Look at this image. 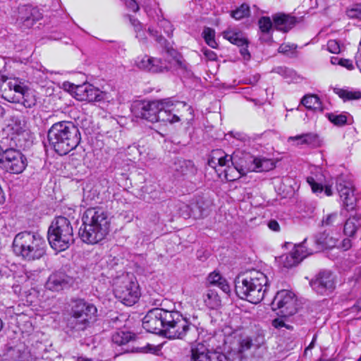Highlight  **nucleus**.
<instances>
[{"instance_id": "obj_1", "label": "nucleus", "mask_w": 361, "mask_h": 361, "mask_svg": "<svg viewBox=\"0 0 361 361\" xmlns=\"http://www.w3.org/2000/svg\"><path fill=\"white\" fill-rule=\"evenodd\" d=\"M111 217L101 207H91L82 216V225L78 235L82 242L95 245L106 238L110 231Z\"/></svg>"}, {"instance_id": "obj_2", "label": "nucleus", "mask_w": 361, "mask_h": 361, "mask_svg": "<svg viewBox=\"0 0 361 361\" xmlns=\"http://www.w3.org/2000/svg\"><path fill=\"white\" fill-rule=\"evenodd\" d=\"M47 137L51 147L61 156L75 149L81 140L78 128L66 121L54 123L48 130Z\"/></svg>"}, {"instance_id": "obj_3", "label": "nucleus", "mask_w": 361, "mask_h": 361, "mask_svg": "<svg viewBox=\"0 0 361 361\" xmlns=\"http://www.w3.org/2000/svg\"><path fill=\"white\" fill-rule=\"evenodd\" d=\"M267 287V276L257 270L247 271L238 276L235 280L237 295L253 304H257L263 300Z\"/></svg>"}, {"instance_id": "obj_4", "label": "nucleus", "mask_w": 361, "mask_h": 361, "mask_svg": "<svg viewBox=\"0 0 361 361\" xmlns=\"http://www.w3.org/2000/svg\"><path fill=\"white\" fill-rule=\"evenodd\" d=\"M13 249L18 256L32 261L44 256L46 252V243L39 233L24 231L15 236Z\"/></svg>"}, {"instance_id": "obj_5", "label": "nucleus", "mask_w": 361, "mask_h": 361, "mask_svg": "<svg viewBox=\"0 0 361 361\" xmlns=\"http://www.w3.org/2000/svg\"><path fill=\"white\" fill-rule=\"evenodd\" d=\"M164 326V336L169 339H188L193 341L197 334V327L178 311H169Z\"/></svg>"}, {"instance_id": "obj_6", "label": "nucleus", "mask_w": 361, "mask_h": 361, "mask_svg": "<svg viewBox=\"0 0 361 361\" xmlns=\"http://www.w3.org/2000/svg\"><path fill=\"white\" fill-rule=\"evenodd\" d=\"M48 240L51 247L61 252L73 243V230L70 221L64 216H58L52 221L48 230Z\"/></svg>"}, {"instance_id": "obj_7", "label": "nucleus", "mask_w": 361, "mask_h": 361, "mask_svg": "<svg viewBox=\"0 0 361 361\" xmlns=\"http://www.w3.org/2000/svg\"><path fill=\"white\" fill-rule=\"evenodd\" d=\"M224 152L221 150H216L212 159L209 160V165L214 166L218 163L216 172L219 173L221 177L224 175L227 181H234L238 179L241 175H245L248 172L246 160L245 163L241 161L237 163L236 156H230L228 154L223 155Z\"/></svg>"}, {"instance_id": "obj_8", "label": "nucleus", "mask_w": 361, "mask_h": 361, "mask_svg": "<svg viewBox=\"0 0 361 361\" xmlns=\"http://www.w3.org/2000/svg\"><path fill=\"white\" fill-rule=\"evenodd\" d=\"M97 307L84 300H77L71 310L70 326L76 331H85L96 320Z\"/></svg>"}, {"instance_id": "obj_9", "label": "nucleus", "mask_w": 361, "mask_h": 361, "mask_svg": "<svg viewBox=\"0 0 361 361\" xmlns=\"http://www.w3.org/2000/svg\"><path fill=\"white\" fill-rule=\"evenodd\" d=\"M7 86L8 92H6L5 99L10 102L22 104L25 108H32L37 103L35 91L18 78L10 80Z\"/></svg>"}, {"instance_id": "obj_10", "label": "nucleus", "mask_w": 361, "mask_h": 361, "mask_svg": "<svg viewBox=\"0 0 361 361\" xmlns=\"http://www.w3.org/2000/svg\"><path fill=\"white\" fill-rule=\"evenodd\" d=\"M114 293L115 297L127 306L135 304L140 296L137 282L128 277H123L116 282Z\"/></svg>"}, {"instance_id": "obj_11", "label": "nucleus", "mask_w": 361, "mask_h": 361, "mask_svg": "<svg viewBox=\"0 0 361 361\" xmlns=\"http://www.w3.org/2000/svg\"><path fill=\"white\" fill-rule=\"evenodd\" d=\"M26 166L27 159L19 150L8 148L0 154V166L12 173H21Z\"/></svg>"}, {"instance_id": "obj_12", "label": "nucleus", "mask_w": 361, "mask_h": 361, "mask_svg": "<svg viewBox=\"0 0 361 361\" xmlns=\"http://www.w3.org/2000/svg\"><path fill=\"white\" fill-rule=\"evenodd\" d=\"M169 311L154 308L150 310L142 319V326L148 332L164 336V329Z\"/></svg>"}, {"instance_id": "obj_13", "label": "nucleus", "mask_w": 361, "mask_h": 361, "mask_svg": "<svg viewBox=\"0 0 361 361\" xmlns=\"http://www.w3.org/2000/svg\"><path fill=\"white\" fill-rule=\"evenodd\" d=\"M271 306L273 310H279L283 317L291 316L297 311L295 295L287 290H279L275 295Z\"/></svg>"}, {"instance_id": "obj_14", "label": "nucleus", "mask_w": 361, "mask_h": 361, "mask_svg": "<svg viewBox=\"0 0 361 361\" xmlns=\"http://www.w3.org/2000/svg\"><path fill=\"white\" fill-rule=\"evenodd\" d=\"M310 285L317 294L328 295L335 288V278L330 271L322 270L310 281Z\"/></svg>"}, {"instance_id": "obj_15", "label": "nucleus", "mask_w": 361, "mask_h": 361, "mask_svg": "<svg viewBox=\"0 0 361 361\" xmlns=\"http://www.w3.org/2000/svg\"><path fill=\"white\" fill-rule=\"evenodd\" d=\"M71 87L74 97L77 100L93 102H100L104 99V92L91 84L85 83L81 85H71Z\"/></svg>"}, {"instance_id": "obj_16", "label": "nucleus", "mask_w": 361, "mask_h": 361, "mask_svg": "<svg viewBox=\"0 0 361 361\" xmlns=\"http://www.w3.org/2000/svg\"><path fill=\"white\" fill-rule=\"evenodd\" d=\"M136 64L139 68L154 73L168 72L173 68L171 63L168 62V60L163 61L147 55L137 58Z\"/></svg>"}, {"instance_id": "obj_17", "label": "nucleus", "mask_w": 361, "mask_h": 361, "mask_svg": "<svg viewBox=\"0 0 361 361\" xmlns=\"http://www.w3.org/2000/svg\"><path fill=\"white\" fill-rule=\"evenodd\" d=\"M159 101L137 102L132 106V112L137 117L149 122H157Z\"/></svg>"}, {"instance_id": "obj_18", "label": "nucleus", "mask_w": 361, "mask_h": 361, "mask_svg": "<svg viewBox=\"0 0 361 361\" xmlns=\"http://www.w3.org/2000/svg\"><path fill=\"white\" fill-rule=\"evenodd\" d=\"M190 361H228L226 356L216 351H210L202 343L191 348Z\"/></svg>"}, {"instance_id": "obj_19", "label": "nucleus", "mask_w": 361, "mask_h": 361, "mask_svg": "<svg viewBox=\"0 0 361 361\" xmlns=\"http://www.w3.org/2000/svg\"><path fill=\"white\" fill-rule=\"evenodd\" d=\"M336 189L345 209L353 210L355 207L356 197L351 183L340 178L337 180Z\"/></svg>"}, {"instance_id": "obj_20", "label": "nucleus", "mask_w": 361, "mask_h": 361, "mask_svg": "<svg viewBox=\"0 0 361 361\" xmlns=\"http://www.w3.org/2000/svg\"><path fill=\"white\" fill-rule=\"evenodd\" d=\"M305 241L306 239L302 243L295 245L291 252L280 257V262L283 264V267L289 268L295 266L304 258L312 253V252H308L305 247L304 244Z\"/></svg>"}, {"instance_id": "obj_21", "label": "nucleus", "mask_w": 361, "mask_h": 361, "mask_svg": "<svg viewBox=\"0 0 361 361\" xmlns=\"http://www.w3.org/2000/svg\"><path fill=\"white\" fill-rule=\"evenodd\" d=\"M159 111L157 114V122L174 123L180 121L176 113V105L169 99L159 101Z\"/></svg>"}, {"instance_id": "obj_22", "label": "nucleus", "mask_w": 361, "mask_h": 361, "mask_svg": "<svg viewBox=\"0 0 361 361\" xmlns=\"http://www.w3.org/2000/svg\"><path fill=\"white\" fill-rule=\"evenodd\" d=\"M222 35L224 38L231 43L240 47V52L244 59L249 60L250 59V54L247 49L248 40L243 32L235 30H228L224 31Z\"/></svg>"}, {"instance_id": "obj_23", "label": "nucleus", "mask_w": 361, "mask_h": 361, "mask_svg": "<svg viewBox=\"0 0 361 361\" xmlns=\"http://www.w3.org/2000/svg\"><path fill=\"white\" fill-rule=\"evenodd\" d=\"M2 361H35V357L24 344L8 349Z\"/></svg>"}, {"instance_id": "obj_24", "label": "nucleus", "mask_w": 361, "mask_h": 361, "mask_svg": "<svg viewBox=\"0 0 361 361\" xmlns=\"http://www.w3.org/2000/svg\"><path fill=\"white\" fill-rule=\"evenodd\" d=\"M166 52L171 57V59H169L168 62H171L173 66V68L169 71H176L178 74L190 76L191 74L190 68L183 57L172 48L166 47Z\"/></svg>"}, {"instance_id": "obj_25", "label": "nucleus", "mask_w": 361, "mask_h": 361, "mask_svg": "<svg viewBox=\"0 0 361 361\" xmlns=\"http://www.w3.org/2000/svg\"><path fill=\"white\" fill-rule=\"evenodd\" d=\"M73 282L74 280L72 277L63 273H55L49 277L46 287L52 291H59L69 287Z\"/></svg>"}, {"instance_id": "obj_26", "label": "nucleus", "mask_w": 361, "mask_h": 361, "mask_svg": "<svg viewBox=\"0 0 361 361\" xmlns=\"http://www.w3.org/2000/svg\"><path fill=\"white\" fill-rule=\"evenodd\" d=\"M246 162L248 172L269 171L273 169L275 166L272 160L266 158H255L251 156H247Z\"/></svg>"}, {"instance_id": "obj_27", "label": "nucleus", "mask_w": 361, "mask_h": 361, "mask_svg": "<svg viewBox=\"0 0 361 361\" xmlns=\"http://www.w3.org/2000/svg\"><path fill=\"white\" fill-rule=\"evenodd\" d=\"M274 21V27L283 32H287L292 29L298 20L295 17L285 13H277L272 17Z\"/></svg>"}, {"instance_id": "obj_28", "label": "nucleus", "mask_w": 361, "mask_h": 361, "mask_svg": "<svg viewBox=\"0 0 361 361\" xmlns=\"http://www.w3.org/2000/svg\"><path fill=\"white\" fill-rule=\"evenodd\" d=\"M20 20L25 27H30L33 25L34 23L40 18V14L36 8L30 6H23L20 8Z\"/></svg>"}, {"instance_id": "obj_29", "label": "nucleus", "mask_w": 361, "mask_h": 361, "mask_svg": "<svg viewBox=\"0 0 361 361\" xmlns=\"http://www.w3.org/2000/svg\"><path fill=\"white\" fill-rule=\"evenodd\" d=\"M207 281L209 284L216 286L221 289L225 293H229L231 288L227 281L221 276L219 272L213 271L207 276Z\"/></svg>"}, {"instance_id": "obj_30", "label": "nucleus", "mask_w": 361, "mask_h": 361, "mask_svg": "<svg viewBox=\"0 0 361 361\" xmlns=\"http://www.w3.org/2000/svg\"><path fill=\"white\" fill-rule=\"evenodd\" d=\"M202 300L207 307L216 310L221 306V300L217 293L213 290H208L202 295Z\"/></svg>"}, {"instance_id": "obj_31", "label": "nucleus", "mask_w": 361, "mask_h": 361, "mask_svg": "<svg viewBox=\"0 0 361 361\" xmlns=\"http://www.w3.org/2000/svg\"><path fill=\"white\" fill-rule=\"evenodd\" d=\"M307 183L311 187L312 191L317 195H319L324 191L326 196H331L333 194L331 185H326L323 186L321 183H317L312 176L307 178Z\"/></svg>"}, {"instance_id": "obj_32", "label": "nucleus", "mask_w": 361, "mask_h": 361, "mask_svg": "<svg viewBox=\"0 0 361 361\" xmlns=\"http://www.w3.org/2000/svg\"><path fill=\"white\" fill-rule=\"evenodd\" d=\"M301 103L308 109L322 111V102L315 94L305 95L302 97Z\"/></svg>"}, {"instance_id": "obj_33", "label": "nucleus", "mask_w": 361, "mask_h": 361, "mask_svg": "<svg viewBox=\"0 0 361 361\" xmlns=\"http://www.w3.org/2000/svg\"><path fill=\"white\" fill-rule=\"evenodd\" d=\"M336 92L344 101L361 99V92L360 91H350L348 90L338 89Z\"/></svg>"}, {"instance_id": "obj_34", "label": "nucleus", "mask_w": 361, "mask_h": 361, "mask_svg": "<svg viewBox=\"0 0 361 361\" xmlns=\"http://www.w3.org/2000/svg\"><path fill=\"white\" fill-rule=\"evenodd\" d=\"M358 221L355 217L349 218L345 223L343 232L348 236H353L358 227Z\"/></svg>"}, {"instance_id": "obj_35", "label": "nucleus", "mask_w": 361, "mask_h": 361, "mask_svg": "<svg viewBox=\"0 0 361 361\" xmlns=\"http://www.w3.org/2000/svg\"><path fill=\"white\" fill-rule=\"evenodd\" d=\"M258 25L261 33H263L264 35H266L267 32H271L272 30L274 21L272 22L269 17L263 16L259 19Z\"/></svg>"}, {"instance_id": "obj_36", "label": "nucleus", "mask_w": 361, "mask_h": 361, "mask_svg": "<svg viewBox=\"0 0 361 361\" xmlns=\"http://www.w3.org/2000/svg\"><path fill=\"white\" fill-rule=\"evenodd\" d=\"M249 15L250 6L245 3L231 12V16L236 20H240L245 17L249 16Z\"/></svg>"}, {"instance_id": "obj_37", "label": "nucleus", "mask_w": 361, "mask_h": 361, "mask_svg": "<svg viewBox=\"0 0 361 361\" xmlns=\"http://www.w3.org/2000/svg\"><path fill=\"white\" fill-rule=\"evenodd\" d=\"M157 25L160 30H163L164 32L168 37H171L172 35L173 27L168 20L165 19L162 16L158 17Z\"/></svg>"}, {"instance_id": "obj_38", "label": "nucleus", "mask_w": 361, "mask_h": 361, "mask_svg": "<svg viewBox=\"0 0 361 361\" xmlns=\"http://www.w3.org/2000/svg\"><path fill=\"white\" fill-rule=\"evenodd\" d=\"M130 336L123 331L116 332L112 335V342L118 345H122L130 341Z\"/></svg>"}, {"instance_id": "obj_39", "label": "nucleus", "mask_w": 361, "mask_h": 361, "mask_svg": "<svg viewBox=\"0 0 361 361\" xmlns=\"http://www.w3.org/2000/svg\"><path fill=\"white\" fill-rule=\"evenodd\" d=\"M203 37L206 43L211 47L215 48L216 47V42L215 41V32L213 29L206 27L203 30Z\"/></svg>"}, {"instance_id": "obj_40", "label": "nucleus", "mask_w": 361, "mask_h": 361, "mask_svg": "<svg viewBox=\"0 0 361 361\" xmlns=\"http://www.w3.org/2000/svg\"><path fill=\"white\" fill-rule=\"evenodd\" d=\"M252 342L253 348H258L265 342V334L264 331L259 330L255 334L250 336Z\"/></svg>"}, {"instance_id": "obj_41", "label": "nucleus", "mask_w": 361, "mask_h": 361, "mask_svg": "<svg viewBox=\"0 0 361 361\" xmlns=\"http://www.w3.org/2000/svg\"><path fill=\"white\" fill-rule=\"evenodd\" d=\"M329 120L334 125L341 126L347 123V116L345 114H335L333 113L328 114Z\"/></svg>"}, {"instance_id": "obj_42", "label": "nucleus", "mask_w": 361, "mask_h": 361, "mask_svg": "<svg viewBox=\"0 0 361 361\" xmlns=\"http://www.w3.org/2000/svg\"><path fill=\"white\" fill-rule=\"evenodd\" d=\"M303 135V142H305V145L313 147H317L319 146L320 141L317 134L310 133Z\"/></svg>"}, {"instance_id": "obj_43", "label": "nucleus", "mask_w": 361, "mask_h": 361, "mask_svg": "<svg viewBox=\"0 0 361 361\" xmlns=\"http://www.w3.org/2000/svg\"><path fill=\"white\" fill-rule=\"evenodd\" d=\"M347 16L350 18L361 20V4H354L346 11Z\"/></svg>"}, {"instance_id": "obj_44", "label": "nucleus", "mask_w": 361, "mask_h": 361, "mask_svg": "<svg viewBox=\"0 0 361 361\" xmlns=\"http://www.w3.org/2000/svg\"><path fill=\"white\" fill-rule=\"evenodd\" d=\"M327 50L333 54H338L341 51V44L336 39L329 40L327 42Z\"/></svg>"}, {"instance_id": "obj_45", "label": "nucleus", "mask_w": 361, "mask_h": 361, "mask_svg": "<svg viewBox=\"0 0 361 361\" xmlns=\"http://www.w3.org/2000/svg\"><path fill=\"white\" fill-rule=\"evenodd\" d=\"M338 218L337 213H332L326 215L322 221V225L324 226H332L336 222Z\"/></svg>"}, {"instance_id": "obj_46", "label": "nucleus", "mask_w": 361, "mask_h": 361, "mask_svg": "<svg viewBox=\"0 0 361 361\" xmlns=\"http://www.w3.org/2000/svg\"><path fill=\"white\" fill-rule=\"evenodd\" d=\"M148 32L153 36L157 42H158L161 46L166 47V40L159 34V32L154 28L149 27Z\"/></svg>"}, {"instance_id": "obj_47", "label": "nucleus", "mask_w": 361, "mask_h": 361, "mask_svg": "<svg viewBox=\"0 0 361 361\" xmlns=\"http://www.w3.org/2000/svg\"><path fill=\"white\" fill-rule=\"evenodd\" d=\"M272 326L278 329H281L282 328H286L287 329H292L293 327L288 324H286L285 320L283 317L276 318L271 322Z\"/></svg>"}, {"instance_id": "obj_48", "label": "nucleus", "mask_w": 361, "mask_h": 361, "mask_svg": "<svg viewBox=\"0 0 361 361\" xmlns=\"http://www.w3.org/2000/svg\"><path fill=\"white\" fill-rule=\"evenodd\" d=\"M129 20L134 27L135 32H137L136 37L142 39V33L144 35L143 31L142 30V26L140 23L135 18L129 16Z\"/></svg>"}, {"instance_id": "obj_49", "label": "nucleus", "mask_w": 361, "mask_h": 361, "mask_svg": "<svg viewBox=\"0 0 361 361\" xmlns=\"http://www.w3.org/2000/svg\"><path fill=\"white\" fill-rule=\"evenodd\" d=\"M252 345V342L251 341V338L250 336L245 337L240 341V350H247L250 349Z\"/></svg>"}, {"instance_id": "obj_50", "label": "nucleus", "mask_w": 361, "mask_h": 361, "mask_svg": "<svg viewBox=\"0 0 361 361\" xmlns=\"http://www.w3.org/2000/svg\"><path fill=\"white\" fill-rule=\"evenodd\" d=\"M126 7L133 11L137 12L139 10V6L135 0H124Z\"/></svg>"}, {"instance_id": "obj_51", "label": "nucleus", "mask_w": 361, "mask_h": 361, "mask_svg": "<svg viewBox=\"0 0 361 361\" xmlns=\"http://www.w3.org/2000/svg\"><path fill=\"white\" fill-rule=\"evenodd\" d=\"M325 240L326 238L324 237V234H320L319 236H315V243L320 247H324L326 245V243Z\"/></svg>"}, {"instance_id": "obj_52", "label": "nucleus", "mask_w": 361, "mask_h": 361, "mask_svg": "<svg viewBox=\"0 0 361 361\" xmlns=\"http://www.w3.org/2000/svg\"><path fill=\"white\" fill-rule=\"evenodd\" d=\"M341 66L350 71L354 69L353 61L350 59H342Z\"/></svg>"}, {"instance_id": "obj_53", "label": "nucleus", "mask_w": 361, "mask_h": 361, "mask_svg": "<svg viewBox=\"0 0 361 361\" xmlns=\"http://www.w3.org/2000/svg\"><path fill=\"white\" fill-rule=\"evenodd\" d=\"M295 48V46H294L293 44L292 45H290V44H281L279 48V51L280 53H287L289 51H290L291 49H293Z\"/></svg>"}, {"instance_id": "obj_54", "label": "nucleus", "mask_w": 361, "mask_h": 361, "mask_svg": "<svg viewBox=\"0 0 361 361\" xmlns=\"http://www.w3.org/2000/svg\"><path fill=\"white\" fill-rule=\"evenodd\" d=\"M303 137H304V135L302 134V135H296V136H293V137H288V142H290V141H296L297 142V145H305V142H303Z\"/></svg>"}, {"instance_id": "obj_55", "label": "nucleus", "mask_w": 361, "mask_h": 361, "mask_svg": "<svg viewBox=\"0 0 361 361\" xmlns=\"http://www.w3.org/2000/svg\"><path fill=\"white\" fill-rule=\"evenodd\" d=\"M268 227L274 231H279L280 230V226L276 220L269 221L268 223Z\"/></svg>"}, {"instance_id": "obj_56", "label": "nucleus", "mask_w": 361, "mask_h": 361, "mask_svg": "<svg viewBox=\"0 0 361 361\" xmlns=\"http://www.w3.org/2000/svg\"><path fill=\"white\" fill-rule=\"evenodd\" d=\"M259 39L264 42H269L271 41L272 35L271 32H267L266 35L262 33L261 35L259 36Z\"/></svg>"}, {"instance_id": "obj_57", "label": "nucleus", "mask_w": 361, "mask_h": 361, "mask_svg": "<svg viewBox=\"0 0 361 361\" xmlns=\"http://www.w3.org/2000/svg\"><path fill=\"white\" fill-rule=\"evenodd\" d=\"M316 340H317V335H314L313 338H312V340L311 341V343H310V345L305 348V353H307V350H311L312 348H314V343L316 342Z\"/></svg>"}, {"instance_id": "obj_58", "label": "nucleus", "mask_w": 361, "mask_h": 361, "mask_svg": "<svg viewBox=\"0 0 361 361\" xmlns=\"http://www.w3.org/2000/svg\"><path fill=\"white\" fill-rule=\"evenodd\" d=\"M342 59H339L338 57H332L331 59V62L332 64H338L341 66Z\"/></svg>"}, {"instance_id": "obj_59", "label": "nucleus", "mask_w": 361, "mask_h": 361, "mask_svg": "<svg viewBox=\"0 0 361 361\" xmlns=\"http://www.w3.org/2000/svg\"><path fill=\"white\" fill-rule=\"evenodd\" d=\"M343 247H345V250H348L351 246L350 241L348 239L343 240Z\"/></svg>"}, {"instance_id": "obj_60", "label": "nucleus", "mask_w": 361, "mask_h": 361, "mask_svg": "<svg viewBox=\"0 0 361 361\" xmlns=\"http://www.w3.org/2000/svg\"><path fill=\"white\" fill-rule=\"evenodd\" d=\"M278 70H279L278 73H285L288 71V70L286 68H283L281 67L279 68Z\"/></svg>"}, {"instance_id": "obj_61", "label": "nucleus", "mask_w": 361, "mask_h": 361, "mask_svg": "<svg viewBox=\"0 0 361 361\" xmlns=\"http://www.w3.org/2000/svg\"><path fill=\"white\" fill-rule=\"evenodd\" d=\"M3 111H4V109L2 108V106L0 105V116H2L3 114Z\"/></svg>"}, {"instance_id": "obj_62", "label": "nucleus", "mask_w": 361, "mask_h": 361, "mask_svg": "<svg viewBox=\"0 0 361 361\" xmlns=\"http://www.w3.org/2000/svg\"><path fill=\"white\" fill-rule=\"evenodd\" d=\"M2 328H3V322L0 319V331L1 330Z\"/></svg>"}, {"instance_id": "obj_63", "label": "nucleus", "mask_w": 361, "mask_h": 361, "mask_svg": "<svg viewBox=\"0 0 361 361\" xmlns=\"http://www.w3.org/2000/svg\"><path fill=\"white\" fill-rule=\"evenodd\" d=\"M2 151H4V149L1 147V146L0 145V154L2 152Z\"/></svg>"}, {"instance_id": "obj_64", "label": "nucleus", "mask_w": 361, "mask_h": 361, "mask_svg": "<svg viewBox=\"0 0 361 361\" xmlns=\"http://www.w3.org/2000/svg\"><path fill=\"white\" fill-rule=\"evenodd\" d=\"M185 164V161H183V162L180 161V164Z\"/></svg>"}]
</instances>
